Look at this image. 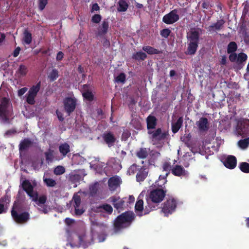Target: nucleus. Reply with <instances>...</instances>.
Masks as SVG:
<instances>
[{"mask_svg":"<svg viewBox=\"0 0 249 249\" xmlns=\"http://www.w3.org/2000/svg\"><path fill=\"white\" fill-rule=\"evenodd\" d=\"M128 4L124 0H119L117 10L119 12H125L127 10Z\"/></svg>","mask_w":249,"mask_h":249,"instance_id":"72a5a7b5","label":"nucleus"},{"mask_svg":"<svg viewBox=\"0 0 249 249\" xmlns=\"http://www.w3.org/2000/svg\"><path fill=\"white\" fill-rule=\"evenodd\" d=\"M142 50L146 52L148 54H158L162 53L160 50L155 49L150 46H144L142 47Z\"/></svg>","mask_w":249,"mask_h":249,"instance_id":"bb28decb","label":"nucleus"},{"mask_svg":"<svg viewBox=\"0 0 249 249\" xmlns=\"http://www.w3.org/2000/svg\"><path fill=\"white\" fill-rule=\"evenodd\" d=\"M18 72L20 74V76H24L27 73L28 68L25 65L21 64L19 65Z\"/></svg>","mask_w":249,"mask_h":249,"instance_id":"79ce46f5","label":"nucleus"},{"mask_svg":"<svg viewBox=\"0 0 249 249\" xmlns=\"http://www.w3.org/2000/svg\"><path fill=\"white\" fill-rule=\"evenodd\" d=\"M171 31L168 28H165L161 30L160 32L161 36L163 37L167 38L170 36Z\"/></svg>","mask_w":249,"mask_h":249,"instance_id":"8fccbe9b","label":"nucleus"},{"mask_svg":"<svg viewBox=\"0 0 249 249\" xmlns=\"http://www.w3.org/2000/svg\"><path fill=\"white\" fill-rule=\"evenodd\" d=\"M85 212L83 208H79V207L74 208V213L76 216L81 215Z\"/></svg>","mask_w":249,"mask_h":249,"instance_id":"4d7b16f0","label":"nucleus"},{"mask_svg":"<svg viewBox=\"0 0 249 249\" xmlns=\"http://www.w3.org/2000/svg\"><path fill=\"white\" fill-rule=\"evenodd\" d=\"M200 132H206L209 129V124L207 118L201 117L196 123Z\"/></svg>","mask_w":249,"mask_h":249,"instance_id":"f8f14e48","label":"nucleus"},{"mask_svg":"<svg viewBox=\"0 0 249 249\" xmlns=\"http://www.w3.org/2000/svg\"><path fill=\"white\" fill-rule=\"evenodd\" d=\"M173 175L177 177H186L188 175V172L185 170L183 167L179 165H175L172 167V172Z\"/></svg>","mask_w":249,"mask_h":249,"instance_id":"ddd939ff","label":"nucleus"},{"mask_svg":"<svg viewBox=\"0 0 249 249\" xmlns=\"http://www.w3.org/2000/svg\"><path fill=\"white\" fill-rule=\"evenodd\" d=\"M98 212H104L108 214L112 213L113 208L111 206L108 204H103L97 207Z\"/></svg>","mask_w":249,"mask_h":249,"instance_id":"393cba45","label":"nucleus"},{"mask_svg":"<svg viewBox=\"0 0 249 249\" xmlns=\"http://www.w3.org/2000/svg\"><path fill=\"white\" fill-rule=\"evenodd\" d=\"M237 49V45L234 41L230 42L227 46V53H234Z\"/></svg>","mask_w":249,"mask_h":249,"instance_id":"e433bc0d","label":"nucleus"},{"mask_svg":"<svg viewBox=\"0 0 249 249\" xmlns=\"http://www.w3.org/2000/svg\"><path fill=\"white\" fill-rule=\"evenodd\" d=\"M120 178L118 176L111 177L108 180V185L111 191H115L120 185Z\"/></svg>","mask_w":249,"mask_h":249,"instance_id":"6ab92c4d","label":"nucleus"},{"mask_svg":"<svg viewBox=\"0 0 249 249\" xmlns=\"http://www.w3.org/2000/svg\"><path fill=\"white\" fill-rule=\"evenodd\" d=\"M35 97L36 96L28 93L26 98L27 102L30 105H34L35 103Z\"/></svg>","mask_w":249,"mask_h":249,"instance_id":"603ef678","label":"nucleus"},{"mask_svg":"<svg viewBox=\"0 0 249 249\" xmlns=\"http://www.w3.org/2000/svg\"><path fill=\"white\" fill-rule=\"evenodd\" d=\"M200 34L197 30H191L187 35V39L188 43H199Z\"/></svg>","mask_w":249,"mask_h":249,"instance_id":"f3484780","label":"nucleus"},{"mask_svg":"<svg viewBox=\"0 0 249 249\" xmlns=\"http://www.w3.org/2000/svg\"><path fill=\"white\" fill-rule=\"evenodd\" d=\"M230 55H229V60L232 62H235L236 60H237V58H238V56L237 55V54L235 53H230Z\"/></svg>","mask_w":249,"mask_h":249,"instance_id":"bf43d9fd","label":"nucleus"},{"mask_svg":"<svg viewBox=\"0 0 249 249\" xmlns=\"http://www.w3.org/2000/svg\"><path fill=\"white\" fill-rule=\"evenodd\" d=\"M102 17L99 14H95L92 17L91 21L95 23H99L101 20Z\"/></svg>","mask_w":249,"mask_h":249,"instance_id":"864d4df0","label":"nucleus"},{"mask_svg":"<svg viewBox=\"0 0 249 249\" xmlns=\"http://www.w3.org/2000/svg\"><path fill=\"white\" fill-rule=\"evenodd\" d=\"M225 23V21L223 19L217 20L215 23L212 24L208 27V31L210 33L219 31L223 28Z\"/></svg>","mask_w":249,"mask_h":249,"instance_id":"2eb2a0df","label":"nucleus"},{"mask_svg":"<svg viewBox=\"0 0 249 249\" xmlns=\"http://www.w3.org/2000/svg\"><path fill=\"white\" fill-rule=\"evenodd\" d=\"M147 129L148 131L154 129L157 124V119L153 115H149L146 119Z\"/></svg>","mask_w":249,"mask_h":249,"instance_id":"412c9836","label":"nucleus"},{"mask_svg":"<svg viewBox=\"0 0 249 249\" xmlns=\"http://www.w3.org/2000/svg\"><path fill=\"white\" fill-rule=\"evenodd\" d=\"M82 96L85 99L89 102L92 101L94 100V95L92 92L89 91V90L83 91L82 92Z\"/></svg>","mask_w":249,"mask_h":249,"instance_id":"a19ab883","label":"nucleus"},{"mask_svg":"<svg viewBox=\"0 0 249 249\" xmlns=\"http://www.w3.org/2000/svg\"><path fill=\"white\" fill-rule=\"evenodd\" d=\"M64 53L60 51L57 53L56 59L57 61H61L64 57Z\"/></svg>","mask_w":249,"mask_h":249,"instance_id":"e2e57ef3","label":"nucleus"},{"mask_svg":"<svg viewBox=\"0 0 249 249\" xmlns=\"http://www.w3.org/2000/svg\"><path fill=\"white\" fill-rule=\"evenodd\" d=\"M58 148L60 153L63 157H65L70 152V146L66 142L61 144Z\"/></svg>","mask_w":249,"mask_h":249,"instance_id":"c85d7f7f","label":"nucleus"},{"mask_svg":"<svg viewBox=\"0 0 249 249\" xmlns=\"http://www.w3.org/2000/svg\"><path fill=\"white\" fill-rule=\"evenodd\" d=\"M41 82H39L36 85L33 86L29 89V94L36 97L40 88Z\"/></svg>","mask_w":249,"mask_h":249,"instance_id":"473e14b6","label":"nucleus"},{"mask_svg":"<svg viewBox=\"0 0 249 249\" xmlns=\"http://www.w3.org/2000/svg\"><path fill=\"white\" fill-rule=\"evenodd\" d=\"M48 0H39L38 8L40 11H42L48 3Z\"/></svg>","mask_w":249,"mask_h":249,"instance_id":"6e6d98bb","label":"nucleus"},{"mask_svg":"<svg viewBox=\"0 0 249 249\" xmlns=\"http://www.w3.org/2000/svg\"><path fill=\"white\" fill-rule=\"evenodd\" d=\"M99 183L97 182H95L89 186V196L92 197L95 196L98 191Z\"/></svg>","mask_w":249,"mask_h":249,"instance_id":"c756f323","label":"nucleus"},{"mask_svg":"<svg viewBox=\"0 0 249 249\" xmlns=\"http://www.w3.org/2000/svg\"><path fill=\"white\" fill-rule=\"evenodd\" d=\"M100 9V7L97 3H94L92 6V11H98Z\"/></svg>","mask_w":249,"mask_h":249,"instance_id":"774afa93","label":"nucleus"},{"mask_svg":"<svg viewBox=\"0 0 249 249\" xmlns=\"http://www.w3.org/2000/svg\"><path fill=\"white\" fill-rule=\"evenodd\" d=\"M63 104L65 111L70 115L76 108V100L75 98L66 97L63 100Z\"/></svg>","mask_w":249,"mask_h":249,"instance_id":"6e6552de","label":"nucleus"},{"mask_svg":"<svg viewBox=\"0 0 249 249\" xmlns=\"http://www.w3.org/2000/svg\"><path fill=\"white\" fill-rule=\"evenodd\" d=\"M238 145L242 149H246L249 145V137L240 140L238 142Z\"/></svg>","mask_w":249,"mask_h":249,"instance_id":"ea45409f","label":"nucleus"},{"mask_svg":"<svg viewBox=\"0 0 249 249\" xmlns=\"http://www.w3.org/2000/svg\"><path fill=\"white\" fill-rule=\"evenodd\" d=\"M134 218V213L130 211L125 212L118 215L113 224L114 232L115 233H118L123 229L128 227Z\"/></svg>","mask_w":249,"mask_h":249,"instance_id":"f257e3e1","label":"nucleus"},{"mask_svg":"<svg viewBox=\"0 0 249 249\" xmlns=\"http://www.w3.org/2000/svg\"><path fill=\"white\" fill-rule=\"evenodd\" d=\"M166 193V191L162 188H157L151 191L149 198L152 202L159 203L163 200Z\"/></svg>","mask_w":249,"mask_h":249,"instance_id":"39448f33","label":"nucleus"},{"mask_svg":"<svg viewBox=\"0 0 249 249\" xmlns=\"http://www.w3.org/2000/svg\"><path fill=\"white\" fill-rule=\"evenodd\" d=\"M65 222L67 225H71V224L74 223L75 220L73 219L67 217L65 218Z\"/></svg>","mask_w":249,"mask_h":249,"instance_id":"0e129e2a","label":"nucleus"},{"mask_svg":"<svg viewBox=\"0 0 249 249\" xmlns=\"http://www.w3.org/2000/svg\"><path fill=\"white\" fill-rule=\"evenodd\" d=\"M102 138L108 147L113 146L116 141L113 133L110 131H106L101 135Z\"/></svg>","mask_w":249,"mask_h":249,"instance_id":"9b49d317","label":"nucleus"},{"mask_svg":"<svg viewBox=\"0 0 249 249\" xmlns=\"http://www.w3.org/2000/svg\"><path fill=\"white\" fill-rule=\"evenodd\" d=\"M109 28V23L107 19H104L101 25L98 28V35L102 36L106 34Z\"/></svg>","mask_w":249,"mask_h":249,"instance_id":"4be33fe9","label":"nucleus"},{"mask_svg":"<svg viewBox=\"0 0 249 249\" xmlns=\"http://www.w3.org/2000/svg\"><path fill=\"white\" fill-rule=\"evenodd\" d=\"M12 115V106L9 98L2 97L0 100V120L3 123L9 124Z\"/></svg>","mask_w":249,"mask_h":249,"instance_id":"7ed1b4c3","label":"nucleus"},{"mask_svg":"<svg viewBox=\"0 0 249 249\" xmlns=\"http://www.w3.org/2000/svg\"><path fill=\"white\" fill-rule=\"evenodd\" d=\"M39 207L38 208V210L40 212H41L42 213H47L49 212V210L50 209L49 206L47 205H45V204L41 205V206H38Z\"/></svg>","mask_w":249,"mask_h":249,"instance_id":"5fc2aeb1","label":"nucleus"},{"mask_svg":"<svg viewBox=\"0 0 249 249\" xmlns=\"http://www.w3.org/2000/svg\"><path fill=\"white\" fill-rule=\"evenodd\" d=\"M33 141L29 138H25L22 140L18 145L20 153L28 150L33 145Z\"/></svg>","mask_w":249,"mask_h":249,"instance_id":"aec40b11","label":"nucleus"},{"mask_svg":"<svg viewBox=\"0 0 249 249\" xmlns=\"http://www.w3.org/2000/svg\"><path fill=\"white\" fill-rule=\"evenodd\" d=\"M198 47V44L195 43H188V47L185 52V53L187 55H194L196 53L197 48Z\"/></svg>","mask_w":249,"mask_h":249,"instance_id":"5701e85b","label":"nucleus"},{"mask_svg":"<svg viewBox=\"0 0 249 249\" xmlns=\"http://www.w3.org/2000/svg\"><path fill=\"white\" fill-rule=\"evenodd\" d=\"M72 202L74 208L79 207L81 203L80 196L77 194H74L72 197Z\"/></svg>","mask_w":249,"mask_h":249,"instance_id":"58836bf2","label":"nucleus"},{"mask_svg":"<svg viewBox=\"0 0 249 249\" xmlns=\"http://www.w3.org/2000/svg\"><path fill=\"white\" fill-rule=\"evenodd\" d=\"M178 10L176 9L172 10L168 14L164 15L162 18V21L167 24H172L179 19L178 14Z\"/></svg>","mask_w":249,"mask_h":249,"instance_id":"1a4fd4ad","label":"nucleus"},{"mask_svg":"<svg viewBox=\"0 0 249 249\" xmlns=\"http://www.w3.org/2000/svg\"><path fill=\"white\" fill-rule=\"evenodd\" d=\"M20 48L19 47H17L15 49V50L13 52V55L14 57H17L19 53V52L20 51Z\"/></svg>","mask_w":249,"mask_h":249,"instance_id":"69168bd1","label":"nucleus"},{"mask_svg":"<svg viewBox=\"0 0 249 249\" xmlns=\"http://www.w3.org/2000/svg\"><path fill=\"white\" fill-rule=\"evenodd\" d=\"M126 80V75L124 72L120 73L116 78L115 82L117 83H124Z\"/></svg>","mask_w":249,"mask_h":249,"instance_id":"c03bdc74","label":"nucleus"},{"mask_svg":"<svg viewBox=\"0 0 249 249\" xmlns=\"http://www.w3.org/2000/svg\"><path fill=\"white\" fill-rule=\"evenodd\" d=\"M28 90V88L26 87L22 88L19 89L18 92V96L20 97L23 95Z\"/></svg>","mask_w":249,"mask_h":249,"instance_id":"052dcab7","label":"nucleus"},{"mask_svg":"<svg viewBox=\"0 0 249 249\" xmlns=\"http://www.w3.org/2000/svg\"><path fill=\"white\" fill-rule=\"evenodd\" d=\"M65 169L62 166H57L54 168V173L56 175H60L64 173Z\"/></svg>","mask_w":249,"mask_h":249,"instance_id":"49530a36","label":"nucleus"},{"mask_svg":"<svg viewBox=\"0 0 249 249\" xmlns=\"http://www.w3.org/2000/svg\"><path fill=\"white\" fill-rule=\"evenodd\" d=\"M22 187L27 194L32 198L33 201L36 202L38 198L37 192L34 193V187L29 180L25 179L22 183Z\"/></svg>","mask_w":249,"mask_h":249,"instance_id":"0eeeda50","label":"nucleus"},{"mask_svg":"<svg viewBox=\"0 0 249 249\" xmlns=\"http://www.w3.org/2000/svg\"><path fill=\"white\" fill-rule=\"evenodd\" d=\"M223 162L226 167L230 169H233L236 166L237 160L235 156L229 155L224 160Z\"/></svg>","mask_w":249,"mask_h":249,"instance_id":"4468645a","label":"nucleus"},{"mask_svg":"<svg viewBox=\"0 0 249 249\" xmlns=\"http://www.w3.org/2000/svg\"><path fill=\"white\" fill-rule=\"evenodd\" d=\"M22 204L18 202H15L11 213L14 220L19 224H24L30 219L29 213L27 212H22Z\"/></svg>","mask_w":249,"mask_h":249,"instance_id":"f03ea898","label":"nucleus"},{"mask_svg":"<svg viewBox=\"0 0 249 249\" xmlns=\"http://www.w3.org/2000/svg\"><path fill=\"white\" fill-rule=\"evenodd\" d=\"M162 169L163 171L165 172V173L164 175L165 176H168L170 174V171L172 172V167L170 162H165L163 163Z\"/></svg>","mask_w":249,"mask_h":249,"instance_id":"4c0bfd02","label":"nucleus"},{"mask_svg":"<svg viewBox=\"0 0 249 249\" xmlns=\"http://www.w3.org/2000/svg\"><path fill=\"white\" fill-rule=\"evenodd\" d=\"M56 113L58 120L61 122H63L64 120L63 113L58 110H56Z\"/></svg>","mask_w":249,"mask_h":249,"instance_id":"680f3d73","label":"nucleus"},{"mask_svg":"<svg viewBox=\"0 0 249 249\" xmlns=\"http://www.w3.org/2000/svg\"><path fill=\"white\" fill-rule=\"evenodd\" d=\"M148 134L151 135L152 141L159 142L165 140L168 134L166 132H162L161 128H158L155 131H148Z\"/></svg>","mask_w":249,"mask_h":249,"instance_id":"9d476101","label":"nucleus"},{"mask_svg":"<svg viewBox=\"0 0 249 249\" xmlns=\"http://www.w3.org/2000/svg\"><path fill=\"white\" fill-rule=\"evenodd\" d=\"M182 141L184 142L185 144H188L191 139V135L190 133L185 134L182 138H181Z\"/></svg>","mask_w":249,"mask_h":249,"instance_id":"13d9d810","label":"nucleus"},{"mask_svg":"<svg viewBox=\"0 0 249 249\" xmlns=\"http://www.w3.org/2000/svg\"><path fill=\"white\" fill-rule=\"evenodd\" d=\"M44 183L48 187H54L56 185L55 181L50 178H45L43 179Z\"/></svg>","mask_w":249,"mask_h":249,"instance_id":"de8ad7c7","label":"nucleus"},{"mask_svg":"<svg viewBox=\"0 0 249 249\" xmlns=\"http://www.w3.org/2000/svg\"><path fill=\"white\" fill-rule=\"evenodd\" d=\"M148 171L146 168L142 167L136 175V180L138 182L143 181L147 177Z\"/></svg>","mask_w":249,"mask_h":249,"instance_id":"b1692460","label":"nucleus"},{"mask_svg":"<svg viewBox=\"0 0 249 249\" xmlns=\"http://www.w3.org/2000/svg\"><path fill=\"white\" fill-rule=\"evenodd\" d=\"M241 171L245 173H249V163L246 162H241L239 165Z\"/></svg>","mask_w":249,"mask_h":249,"instance_id":"37998d69","label":"nucleus"},{"mask_svg":"<svg viewBox=\"0 0 249 249\" xmlns=\"http://www.w3.org/2000/svg\"><path fill=\"white\" fill-rule=\"evenodd\" d=\"M48 79L50 82L55 81L59 77V71L56 69H53L48 73Z\"/></svg>","mask_w":249,"mask_h":249,"instance_id":"cd10ccee","label":"nucleus"},{"mask_svg":"<svg viewBox=\"0 0 249 249\" xmlns=\"http://www.w3.org/2000/svg\"><path fill=\"white\" fill-rule=\"evenodd\" d=\"M167 176H165V175H160L159 177V179L155 182L156 185L160 187V188H162L163 189V186L167 182Z\"/></svg>","mask_w":249,"mask_h":249,"instance_id":"7c9ffc66","label":"nucleus"},{"mask_svg":"<svg viewBox=\"0 0 249 249\" xmlns=\"http://www.w3.org/2000/svg\"><path fill=\"white\" fill-rule=\"evenodd\" d=\"M247 55L244 53H240L238 55L237 62L239 64H242L247 59Z\"/></svg>","mask_w":249,"mask_h":249,"instance_id":"a18cd8bd","label":"nucleus"},{"mask_svg":"<svg viewBox=\"0 0 249 249\" xmlns=\"http://www.w3.org/2000/svg\"><path fill=\"white\" fill-rule=\"evenodd\" d=\"M183 119L179 117L176 122L172 123V131L175 134L178 132L182 125Z\"/></svg>","mask_w":249,"mask_h":249,"instance_id":"a878e982","label":"nucleus"},{"mask_svg":"<svg viewBox=\"0 0 249 249\" xmlns=\"http://www.w3.org/2000/svg\"><path fill=\"white\" fill-rule=\"evenodd\" d=\"M23 41L26 44H30L32 41V36L31 33L25 30L23 33Z\"/></svg>","mask_w":249,"mask_h":249,"instance_id":"f704fd0d","label":"nucleus"},{"mask_svg":"<svg viewBox=\"0 0 249 249\" xmlns=\"http://www.w3.org/2000/svg\"><path fill=\"white\" fill-rule=\"evenodd\" d=\"M132 58L136 60H144L147 58V55L145 53L140 51L134 53Z\"/></svg>","mask_w":249,"mask_h":249,"instance_id":"2f4dec72","label":"nucleus"},{"mask_svg":"<svg viewBox=\"0 0 249 249\" xmlns=\"http://www.w3.org/2000/svg\"><path fill=\"white\" fill-rule=\"evenodd\" d=\"M147 207L145 206V209L144 210V213L143 214L142 211L143 210V201L142 199L138 200L135 204V210L137 215L139 216H142L143 214H146L149 213L150 210H146Z\"/></svg>","mask_w":249,"mask_h":249,"instance_id":"a211bd4d","label":"nucleus"},{"mask_svg":"<svg viewBox=\"0 0 249 249\" xmlns=\"http://www.w3.org/2000/svg\"><path fill=\"white\" fill-rule=\"evenodd\" d=\"M237 133L243 138L249 135V120L248 119L240 120L236 128Z\"/></svg>","mask_w":249,"mask_h":249,"instance_id":"20e7f679","label":"nucleus"},{"mask_svg":"<svg viewBox=\"0 0 249 249\" xmlns=\"http://www.w3.org/2000/svg\"><path fill=\"white\" fill-rule=\"evenodd\" d=\"M53 151L49 149V151L45 152L46 160L49 161H52L53 159Z\"/></svg>","mask_w":249,"mask_h":249,"instance_id":"3c124183","label":"nucleus"},{"mask_svg":"<svg viewBox=\"0 0 249 249\" xmlns=\"http://www.w3.org/2000/svg\"><path fill=\"white\" fill-rule=\"evenodd\" d=\"M114 207L118 211L123 210L124 207L125 201L124 198L120 199L119 197L113 196L110 198Z\"/></svg>","mask_w":249,"mask_h":249,"instance_id":"dca6fc26","label":"nucleus"},{"mask_svg":"<svg viewBox=\"0 0 249 249\" xmlns=\"http://www.w3.org/2000/svg\"><path fill=\"white\" fill-rule=\"evenodd\" d=\"M136 156L140 159H144L148 156V152L146 148H141L136 152Z\"/></svg>","mask_w":249,"mask_h":249,"instance_id":"c9c22d12","label":"nucleus"},{"mask_svg":"<svg viewBox=\"0 0 249 249\" xmlns=\"http://www.w3.org/2000/svg\"><path fill=\"white\" fill-rule=\"evenodd\" d=\"M227 62L226 57L225 55L222 56L220 63L221 65H225Z\"/></svg>","mask_w":249,"mask_h":249,"instance_id":"338daca9","label":"nucleus"},{"mask_svg":"<svg viewBox=\"0 0 249 249\" xmlns=\"http://www.w3.org/2000/svg\"><path fill=\"white\" fill-rule=\"evenodd\" d=\"M47 201V197L45 195L40 196L36 202L37 206H41L45 204Z\"/></svg>","mask_w":249,"mask_h":249,"instance_id":"09e8293b","label":"nucleus"},{"mask_svg":"<svg viewBox=\"0 0 249 249\" xmlns=\"http://www.w3.org/2000/svg\"><path fill=\"white\" fill-rule=\"evenodd\" d=\"M177 204L174 198L168 199L163 203L161 211L165 216H168L175 211Z\"/></svg>","mask_w":249,"mask_h":249,"instance_id":"423d86ee","label":"nucleus"}]
</instances>
